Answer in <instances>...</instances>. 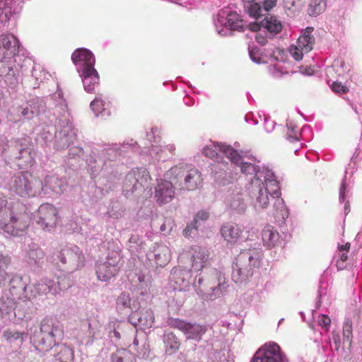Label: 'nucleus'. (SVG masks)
Listing matches in <instances>:
<instances>
[{
  "instance_id": "f257e3e1",
  "label": "nucleus",
  "mask_w": 362,
  "mask_h": 362,
  "mask_svg": "<svg viewBox=\"0 0 362 362\" xmlns=\"http://www.w3.org/2000/svg\"><path fill=\"white\" fill-rule=\"evenodd\" d=\"M30 223L25 207L19 203L8 204L6 197L0 192V228L13 236L23 235Z\"/></svg>"
},
{
  "instance_id": "f03ea898",
  "label": "nucleus",
  "mask_w": 362,
  "mask_h": 362,
  "mask_svg": "<svg viewBox=\"0 0 362 362\" xmlns=\"http://www.w3.org/2000/svg\"><path fill=\"white\" fill-rule=\"evenodd\" d=\"M165 175L180 190H194L200 187L203 182L199 170L187 165L174 166Z\"/></svg>"
},
{
  "instance_id": "7ed1b4c3",
  "label": "nucleus",
  "mask_w": 362,
  "mask_h": 362,
  "mask_svg": "<svg viewBox=\"0 0 362 362\" xmlns=\"http://www.w3.org/2000/svg\"><path fill=\"white\" fill-rule=\"evenodd\" d=\"M9 189L21 197H34L43 190V182L29 172L14 175L10 180Z\"/></svg>"
},
{
  "instance_id": "20e7f679",
  "label": "nucleus",
  "mask_w": 362,
  "mask_h": 362,
  "mask_svg": "<svg viewBox=\"0 0 362 362\" xmlns=\"http://www.w3.org/2000/svg\"><path fill=\"white\" fill-rule=\"evenodd\" d=\"M85 257L77 246H65L57 250L52 256V262L59 271L73 272L84 266Z\"/></svg>"
},
{
  "instance_id": "39448f33",
  "label": "nucleus",
  "mask_w": 362,
  "mask_h": 362,
  "mask_svg": "<svg viewBox=\"0 0 362 362\" xmlns=\"http://www.w3.org/2000/svg\"><path fill=\"white\" fill-rule=\"evenodd\" d=\"M2 153L20 169L31 167L35 162L33 148L19 139L8 141Z\"/></svg>"
},
{
  "instance_id": "423d86ee",
  "label": "nucleus",
  "mask_w": 362,
  "mask_h": 362,
  "mask_svg": "<svg viewBox=\"0 0 362 362\" xmlns=\"http://www.w3.org/2000/svg\"><path fill=\"white\" fill-rule=\"evenodd\" d=\"M260 265V254L255 250L241 252L233 266L232 278L236 283L247 280Z\"/></svg>"
},
{
  "instance_id": "0eeeda50",
  "label": "nucleus",
  "mask_w": 362,
  "mask_h": 362,
  "mask_svg": "<svg viewBox=\"0 0 362 362\" xmlns=\"http://www.w3.org/2000/svg\"><path fill=\"white\" fill-rule=\"evenodd\" d=\"M281 195L279 182L275 180H266L253 197V206L256 209H264L268 207L271 201L274 200V206H283L284 201Z\"/></svg>"
},
{
  "instance_id": "6e6552de",
  "label": "nucleus",
  "mask_w": 362,
  "mask_h": 362,
  "mask_svg": "<svg viewBox=\"0 0 362 362\" xmlns=\"http://www.w3.org/2000/svg\"><path fill=\"white\" fill-rule=\"evenodd\" d=\"M40 332L33 337L36 348L41 351H47L55 344V333L58 327L52 318L45 317L40 323Z\"/></svg>"
},
{
  "instance_id": "1a4fd4ad",
  "label": "nucleus",
  "mask_w": 362,
  "mask_h": 362,
  "mask_svg": "<svg viewBox=\"0 0 362 362\" xmlns=\"http://www.w3.org/2000/svg\"><path fill=\"white\" fill-rule=\"evenodd\" d=\"M251 362H288V359L278 344L269 341L257 351Z\"/></svg>"
},
{
  "instance_id": "9d476101",
  "label": "nucleus",
  "mask_w": 362,
  "mask_h": 362,
  "mask_svg": "<svg viewBox=\"0 0 362 362\" xmlns=\"http://www.w3.org/2000/svg\"><path fill=\"white\" fill-rule=\"evenodd\" d=\"M168 325L174 329L180 330L187 336V339L199 341L206 333V326L198 323H191L180 318L170 317L168 320Z\"/></svg>"
},
{
  "instance_id": "9b49d317",
  "label": "nucleus",
  "mask_w": 362,
  "mask_h": 362,
  "mask_svg": "<svg viewBox=\"0 0 362 362\" xmlns=\"http://www.w3.org/2000/svg\"><path fill=\"white\" fill-rule=\"evenodd\" d=\"M37 224L48 231L55 228L58 219V211L53 205L45 203L41 204L35 216Z\"/></svg>"
},
{
  "instance_id": "f8f14e48",
  "label": "nucleus",
  "mask_w": 362,
  "mask_h": 362,
  "mask_svg": "<svg viewBox=\"0 0 362 362\" xmlns=\"http://www.w3.org/2000/svg\"><path fill=\"white\" fill-rule=\"evenodd\" d=\"M151 181L148 171L144 168L132 169L126 175L124 185L126 190L134 192L147 187Z\"/></svg>"
},
{
  "instance_id": "ddd939ff",
  "label": "nucleus",
  "mask_w": 362,
  "mask_h": 362,
  "mask_svg": "<svg viewBox=\"0 0 362 362\" xmlns=\"http://www.w3.org/2000/svg\"><path fill=\"white\" fill-rule=\"evenodd\" d=\"M119 260V253L116 252H110L107 256V261L97 266L98 279L103 281H107L114 277L119 271V266L118 265Z\"/></svg>"
},
{
  "instance_id": "4468645a",
  "label": "nucleus",
  "mask_w": 362,
  "mask_h": 362,
  "mask_svg": "<svg viewBox=\"0 0 362 362\" xmlns=\"http://www.w3.org/2000/svg\"><path fill=\"white\" fill-rule=\"evenodd\" d=\"M218 153H222L233 163L236 164L239 163L242 160L241 156L236 150L226 144H214L213 146H206L203 149V153L212 159L218 157Z\"/></svg>"
},
{
  "instance_id": "2eb2a0df",
  "label": "nucleus",
  "mask_w": 362,
  "mask_h": 362,
  "mask_svg": "<svg viewBox=\"0 0 362 362\" xmlns=\"http://www.w3.org/2000/svg\"><path fill=\"white\" fill-rule=\"evenodd\" d=\"M18 52V40L11 34L0 35V59L15 57Z\"/></svg>"
},
{
  "instance_id": "dca6fc26",
  "label": "nucleus",
  "mask_w": 362,
  "mask_h": 362,
  "mask_svg": "<svg viewBox=\"0 0 362 362\" xmlns=\"http://www.w3.org/2000/svg\"><path fill=\"white\" fill-rule=\"evenodd\" d=\"M187 257L191 262V270L198 272L205 267L209 255L205 249L199 246L192 247L187 252Z\"/></svg>"
},
{
  "instance_id": "f3484780",
  "label": "nucleus",
  "mask_w": 362,
  "mask_h": 362,
  "mask_svg": "<svg viewBox=\"0 0 362 362\" xmlns=\"http://www.w3.org/2000/svg\"><path fill=\"white\" fill-rule=\"evenodd\" d=\"M173 182L161 180L155 189V199L160 204L169 203L175 196Z\"/></svg>"
},
{
  "instance_id": "a211bd4d",
  "label": "nucleus",
  "mask_w": 362,
  "mask_h": 362,
  "mask_svg": "<svg viewBox=\"0 0 362 362\" xmlns=\"http://www.w3.org/2000/svg\"><path fill=\"white\" fill-rule=\"evenodd\" d=\"M71 60L75 65L82 64L81 69L94 67L95 57L93 53L87 49L79 48L76 49L71 55Z\"/></svg>"
},
{
  "instance_id": "6ab92c4d",
  "label": "nucleus",
  "mask_w": 362,
  "mask_h": 362,
  "mask_svg": "<svg viewBox=\"0 0 362 362\" xmlns=\"http://www.w3.org/2000/svg\"><path fill=\"white\" fill-rule=\"evenodd\" d=\"M83 80L84 89L90 93L95 91L99 84V75L94 67L78 70Z\"/></svg>"
},
{
  "instance_id": "aec40b11",
  "label": "nucleus",
  "mask_w": 362,
  "mask_h": 362,
  "mask_svg": "<svg viewBox=\"0 0 362 362\" xmlns=\"http://www.w3.org/2000/svg\"><path fill=\"white\" fill-rule=\"evenodd\" d=\"M263 245L269 249L279 246L281 244L280 235L274 228L267 225L262 233Z\"/></svg>"
},
{
  "instance_id": "412c9836",
  "label": "nucleus",
  "mask_w": 362,
  "mask_h": 362,
  "mask_svg": "<svg viewBox=\"0 0 362 362\" xmlns=\"http://www.w3.org/2000/svg\"><path fill=\"white\" fill-rule=\"evenodd\" d=\"M243 230L238 225L226 223L221 228V234L223 239L231 244H235L240 238Z\"/></svg>"
},
{
  "instance_id": "4be33fe9",
  "label": "nucleus",
  "mask_w": 362,
  "mask_h": 362,
  "mask_svg": "<svg viewBox=\"0 0 362 362\" xmlns=\"http://www.w3.org/2000/svg\"><path fill=\"white\" fill-rule=\"evenodd\" d=\"M32 296L33 298L37 296L45 295L49 292L56 293L57 288L53 280L44 279L33 286Z\"/></svg>"
},
{
  "instance_id": "5701e85b",
  "label": "nucleus",
  "mask_w": 362,
  "mask_h": 362,
  "mask_svg": "<svg viewBox=\"0 0 362 362\" xmlns=\"http://www.w3.org/2000/svg\"><path fill=\"white\" fill-rule=\"evenodd\" d=\"M18 66L15 57L0 59V76H11L17 79Z\"/></svg>"
},
{
  "instance_id": "b1692460",
  "label": "nucleus",
  "mask_w": 362,
  "mask_h": 362,
  "mask_svg": "<svg viewBox=\"0 0 362 362\" xmlns=\"http://www.w3.org/2000/svg\"><path fill=\"white\" fill-rule=\"evenodd\" d=\"M314 28L313 27H308L305 29L304 33L301 35L297 42L296 45H298L305 53H308L313 49L315 42V39L312 33Z\"/></svg>"
},
{
  "instance_id": "393cba45",
  "label": "nucleus",
  "mask_w": 362,
  "mask_h": 362,
  "mask_svg": "<svg viewBox=\"0 0 362 362\" xmlns=\"http://www.w3.org/2000/svg\"><path fill=\"white\" fill-rule=\"evenodd\" d=\"M191 269L182 268L181 266L173 268L170 274V280L180 288L191 277Z\"/></svg>"
},
{
  "instance_id": "a878e982",
  "label": "nucleus",
  "mask_w": 362,
  "mask_h": 362,
  "mask_svg": "<svg viewBox=\"0 0 362 362\" xmlns=\"http://www.w3.org/2000/svg\"><path fill=\"white\" fill-rule=\"evenodd\" d=\"M54 362H73L74 359V350L65 344L56 347Z\"/></svg>"
},
{
  "instance_id": "bb28decb",
  "label": "nucleus",
  "mask_w": 362,
  "mask_h": 362,
  "mask_svg": "<svg viewBox=\"0 0 362 362\" xmlns=\"http://www.w3.org/2000/svg\"><path fill=\"white\" fill-rule=\"evenodd\" d=\"M209 282L211 290L216 295L218 291H221L222 287L226 283V279L221 272L214 269L210 274Z\"/></svg>"
},
{
  "instance_id": "cd10ccee",
  "label": "nucleus",
  "mask_w": 362,
  "mask_h": 362,
  "mask_svg": "<svg viewBox=\"0 0 362 362\" xmlns=\"http://www.w3.org/2000/svg\"><path fill=\"white\" fill-rule=\"evenodd\" d=\"M155 260L157 265L163 267L170 260V250L164 245H158L154 250Z\"/></svg>"
},
{
  "instance_id": "c85d7f7f",
  "label": "nucleus",
  "mask_w": 362,
  "mask_h": 362,
  "mask_svg": "<svg viewBox=\"0 0 362 362\" xmlns=\"http://www.w3.org/2000/svg\"><path fill=\"white\" fill-rule=\"evenodd\" d=\"M64 186V181L56 176H47L45 177V183L43 184V189L49 188L57 194H60L63 192Z\"/></svg>"
},
{
  "instance_id": "c756f323",
  "label": "nucleus",
  "mask_w": 362,
  "mask_h": 362,
  "mask_svg": "<svg viewBox=\"0 0 362 362\" xmlns=\"http://www.w3.org/2000/svg\"><path fill=\"white\" fill-rule=\"evenodd\" d=\"M226 26L230 30L243 31L244 24L241 17L235 12L230 13L227 16Z\"/></svg>"
},
{
  "instance_id": "7c9ffc66",
  "label": "nucleus",
  "mask_w": 362,
  "mask_h": 362,
  "mask_svg": "<svg viewBox=\"0 0 362 362\" xmlns=\"http://www.w3.org/2000/svg\"><path fill=\"white\" fill-rule=\"evenodd\" d=\"M166 344V351L170 354H174L180 349V343L176 335L172 332H166L163 335Z\"/></svg>"
},
{
  "instance_id": "2f4dec72",
  "label": "nucleus",
  "mask_w": 362,
  "mask_h": 362,
  "mask_svg": "<svg viewBox=\"0 0 362 362\" xmlns=\"http://www.w3.org/2000/svg\"><path fill=\"white\" fill-rule=\"evenodd\" d=\"M262 25L271 33H279L283 28L281 21L275 16H267L262 21Z\"/></svg>"
},
{
  "instance_id": "473e14b6",
  "label": "nucleus",
  "mask_w": 362,
  "mask_h": 362,
  "mask_svg": "<svg viewBox=\"0 0 362 362\" xmlns=\"http://www.w3.org/2000/svg\"><path fill=\"white\" fill-rule=\"evenodd\" d=\"M112 362H136V358L128 349H119L112 355Z\"/></svg>"
},
{
  "instance_id": "72a5a7b5",
  "label": "nucleus",
  "mask_w": 362,
  "mask_h": 362,
  "mask_svg": "<svg viewBox=\"0 0 362 362\" xmlns=\"http://www.w3.org/2000/svg\"><path fill=\"white\" fill-rule=\"evenodd\" d=\"M45 253L40 248L30 249L27 254V262L30 264L40 265L43 262Z\"/></svg>"
},
{
  "instance_id": "f704fd0d",
  "label": "nucleus",
  "mask_w": 362,
  "mask_h": 362,
  "mask_svg": "<svg viewBox=\"0 0 362 362\" xmlns=\"http://www.w3.org/2000/svg\"><path fill=\"white\" fill-rule=\"evenodd\" d=\"M154 319L153 312L151 309L140 311L139 313L138 320L141 325L145 327H151L154 322Z\"/></svg>"
},
{
  "instance_id": "c9c22d12",
  "label": "nucleus",
  "mask_w": 362,
  "mask_h": 362,
  "mask_svg": "<svg viewBox=\"0 0 362 362\" xmlns=\"http://www.w3.org/2000/svg\"><path fill=\"white\" fill-rule=\"evenodd\" d=\"M326 0H312L308 6V13L310 16H318L326 8Z\"/></svg>"
},
{
  "instance_id": "e433bc0d",
  "label": "nucleus",
  "mask_w": 362,
  "mask_h": 362,
  "mask_svg": "<svg viewBox=\"0 0 362 362\" xmlns=\"http://www.w3.org/2000/svg\"><path fill=\"white\" fill-rule=\"evenodd\" d=\"M230 206L238 213H243L246 209V204L244 201L242 194H238L234 197L230 202Z\"/></svg>"
},
{
  "instance_id": "4c0bfd02",
  "label": "nucleus",
  "mask_w": 362,
  "mask_h": 362,
  "mask_svg": "<svg viewBox=\"0 0 362 362\" xmlns=\"http://www.w3.org/2000/svg\"><path fill=\"white\" fill-rule=\"evenodd\" d=\"M25 333L17 332L13 329H6L4 332V337L6 339V341L13 342L17 340H19L21 343L23 341Z\"/></svg>"
},
{
  "instance_id": "58836bf2",
  "label": "nucleus",
  "mask_w": 362,
  "mask_h": 362,
  "mask_svg": "<svg viewBox=\"0 0 362 362\" xmlns=\"http://www.w3.org/2000/svg\"><path fill=\"white\" fill-rule=\"evenodd\" d=\"M245 9L252 18L258 19L262 16V8L258 3H250L245 5Z\"/></svg>"
},
{
  "instance_id": "ea45409f",
  "label": "nucleus",
  "mask_w": 362,
  "mask_h": 362,
  "mask_svg": "<svg viewBox=\"0 0 362 362\" xmlns=\"http://www.w3.org/2000/svg\"><path fill=\"white\" fill-rule=\"evenodd\" d=\"M90 107L95 115L98 116L105 110V101L100 97H95Z\"/></svg>"
},
{
  "instance_id": "a19ab883",
  "label": "nucleus",
  "mask_w": 362,
  "mask_h": 362,
  "mask_svg": "<svg viewBox=\"0 0 362 362\" xmlns=\"http://www.w3.org/2000/svg\"><path fill=\"white\" fill-rule=\"evenodd\" d=\"M131 297L128 293H122L117 299V306L119 309L130 308Z\"/></svg>"
},
{
  "instance_id": "79ce46f5",
  "label": "nucleus",
  "mask_w": 362,
  "mask_h": 362,
  "mask_svg": "<svg viewBox=\"0 0 362 362\" xmlns=\"http://www.w3.org/2000/svg\"><path fill=\"white\" fill-rule=\"evenodd\" d=\"M343 337L344 340H346L349 344L351 343L353 334L351 320L346 321L343 325Z\"/></svg>"
},
{
  "instance_id": "37998d69",
  "label": "nucleus",
  "mask_w": 362,
  "mask_h": 362,
  "mask_svg": "<svg viewBox=\"0 0 362 362\" xmlns=\"http://www.w3.org/2000/svg\"><path fill=\"white\" fill-rule=\"evenodd\" d=\"M330 87L333 92L339 95L346 94L349 90L346 86L343 85L341 82L339 81H334Z\"/></svg>"
},
{
  "instance_id": "c03bdc74",
  "label": "nucleus",
  "mask_w": 362,
  "mask_h": 362,
  "mask_svg": "<svg viewBox=\"0 0 362 362\" xmlns=\"http://www.w3.org/2000/svg\"><path fill=\"white\" fill-rule=\"evenodd\" d=\"M13 3V0H0V11L4 13L5 16L11 14Z\"/></svg>"
},
{
  "instance_id": "a18cd8bd",
  "label": "nucleus",
  "mask_w": 362,
  "mask_h": 362,
  "mask_svg": "<svg viewBox=\"0 0 362 362\" xmlns=\"http://www.w3.org/2000/svg\"><path fill=\"white\" fill-rule=\"evenodd\" d=\"M288 52L296 61L301 60L303 59V54L305 53L304 51H303V49H301L297 45H291L289 47Z\"/></svg>"
},
{
  "instance_id": "49530a36",
  "label": "nucleus",
  "mask_w": 362,
  "mask_h": 362,
  "mask_svg": "<svg viewBox=\"0 0 362 362\" xmlns=\"http://www.w3.org/2000/svg\"><path fill=\"white\" fill-rule=\"evenodd\" d=\"M249 54L251 59L256 62L260 63L262 61V53L260 49L257 47H252L249 49Z\"/></svg>"
},
{
  "instance_id": "de8ad7c7",
  "label": "nucleus",
  "mask_w": 362,
  "mask_h": 362,
  "mask_svg": "<svg viewBox=\"0 0 362 362\" xmlns=\"http://www.w3.org/2000/svg\"><path fill=\"white\" fill-rule=\"evenodd\" d=\"M338 248L340 253V260L343 262H345L348 259L347 252L350 249V243H346L345 245H339Z\"/></svg>"
},
{
  "instance_id": "09e8293b",
  "label": "nucleus",
  "mask_w": 362,
  "mask_h": 362,
  "mask_svg": "<svg viewBox=\"0 0 362 362\" xmlns=\"http://www.w3.org/2000/svg\"><path fill=\"white\" fill-rule=\"evenodd\" d=\"M209 213L207 212L206 211H204V210H201L197 212L196 216L194 217V228L196 229H197V224L198 223V222L199 221H206L209 218Z\"/></svg>"
},
{
  "instance_id": "8fccbe9b",
  "label": "nucleus",
  "mask_w": 362,
  "mask_h": 362,
  "mask_svg": "<svg viewBox=\"0 0 362 362\" xmlns=\"http://www.w3.org/2000/svg\"><path fill=\"white\" fill-rule=\"evenodd\" d=\"M317 321H318L319 325L322 327L325 328L327 330H328L330 323H331V320L327 315H319Z\"/></svg>"
},
{
  "instance_id": "3c124183",
  "label": "nucleus",
  "mask_w": 362,
  "mask_h": 362,
  "mask_svg": "<svg viewBox=\"0 0 362 362\" xmlns=\"http://www.w3.org/2000/svg\"><path fill=\"white\" fill-rule=\"evenodd\" d=\"M58 286L60 290L66 289L70 286L69 280L63 274L58 278Z\"/></svg>"
},
{
  "instance_id": "603ef678",
  "label": "nucleus",
  "mask_w": 362,
  "mask_h": 362,
  "mask_svg": "<svg viewBox=\"0 0 362 362\" xmlns=\"http://www.w3.org/2000/svg\"><path fill=\"white\" fill-rule=\"evenodd\" d=\"M173 226V223L170 220H165L163 224L160 226V230L161 232L169 233Z\"/></svg>"
},
{
  "instance_id": "864d4df0",
  "label": "nucleus",
  "mask_w": 362,
  "mask_h": 362,
  "mask_svg": "<svg viewBox=\"0 0 362 362\" xmlns=\"http://www.w3.org/2000/svg\"><path fill=\"white\" fill-rule=\"evenodd\" d=\"M27 105L29 108V110L32 113V115L33 117L39 114V112H40L39 106L37 105V104L35 102L29 101L27 103Z\"/></svg>"
},
{
  "instance_id": "5fc2aeb1",
  "label": "nucleus",
  "mask_w": 362,
  "mask_h": 362,
  "mask_svg": "<svg viewBox=\"0 0 362 362\" xmlns=\"http://www.w3.org/2000/svg\"><path fill=\"white\" fill-rule=\"evenodd\" d=\"M276 0H264V9L265 11H269L272 9L276 5Z\"/></svg>"
},
{
  "instance_id": "6e6d98bb",
  "label": "nucleus",
  "mask_w": 362,
  "mask_h": 362,
  "mask_svg": "<svg viewBox=\"0 0 362 362\" xmlns=\"http://www.w3.org/2000/svg\"><path fill=\"white\" fill-rule=\"evenodd\" d=\"M253 169L254 165L251 163H244L241 165V172L243 173H250V171Z\"/></svg>"
},
{
  "instance_id": "4d7b16f0",
  "label": "nucleus",
  "mask_w": 362,
  "mask_h": 362,
  "mask_svg": "<svg viewBox=\"0 0 362 362\" xmlns=\"http://www.w3.org/2000/svg\"><path fill=\"white\" fill-rule=\"evenodd\" d=\"M332 340L335 345V349L339 350L341 346L340 336L338 333L332 332Z\"/></svg>"
},
{
  "instance_id": "13d9d810",
  "label": "nucleus",
  "mask_w": 362,
  "mask_h": 362,
  "mask_svg": "<svg viewBox=\"0 0 362 362\" xmlns=\"http://www.w3.org/2000/svg\"><path fill=\"white\" fill-rule=\"evenodd\" d=\"M21 115L25 119H30L33 118V117L32 115V113L29 110V108H28V105H26V107L22 108Z\"/></svg>"
},
{
  "instance_id": "bf43d9fd",
  "label": "nucleus",
  "mask_w": 362,
  "mask_h": 362,
  "mask_svg": "<svg viewBox=\"0 0 362 362\" xmlns=\"http://www.w3.org/2000/svg\"><path fill=\"white\" fill-rule=\"evenodd\" d=\"M261 28H263L262 25V21L260 23H251L249 24V29L253 32L259 31Z\"/></svg>"
},
{
  "instance_id": "052dcab7",
  "label": "nucleus",
  "mask_w": 362,
  "mask_h": 362,
  "mask_svg": "<svg viewBox=\"0 0 362 362\" xmlns=\"http://www.w3.org/2000/svg\"><path fill=\"white\" fill-rule=\"evenodd\" d=\"M88 329L89 335L91 336L92 337H94L95 335V332L94 331V329L92 327V325L90 322H88Z\"/></svg>"
},
{
  "instance_id": "680f3d73",
  "label": "nucleus",
  "mask_w": 362,
  "mask_h": 362,
  "mask_svg": "<svg viewBox=\"0 0 362 362\" xmlns=\"http://www.w3.org/2000/svg\"><path fill=\"white\" fill-rule=\"evenodd\" d=\"M256 39L258 43L261 45H264L266 43V39L264 37L257 36Z\"/></svg>"
},
{
  "instance_id": "e2e57ef3",
  "label": "nucleus",
  "mask_w": 362,
  "mask_h": 362,
  "mask_svg": "<svg viewBox=\"0 0 362 362\" xmlns=\"http://www.w3.org/2000/svg\"><path fill=\"white\" fill-rule=\"evenodd\" d=\"M113 336L117 338V339H119L121 338V335H120V333L116 330V329H114L113 332Z\"/></svg>"
},
{
  "instance_id": "0e129e2a",
  "label": "nucleus",
  "mask_w": 362,
  "mask_h": 362,
  "mask_svg": "<svg viewBox=\"0 0 362 362\" xmlns=\"http://www.w3.org/2000/svg\"><path fill=\"white\" fill-rule=\"evenodd\" d=\"M288 138L291 140V141H298L299 140L298 137L297 136H288Z\"/></svg>"
},
{
  "instance_id": "69168bd1",
  "label": "nucleus",
  "mask_w": 362,
  "mask_h": 362,
  "mask_svg": "<svg viewBox=\"0 0 362 362\" xmlns=\"http://www.w3.org/2000/svg\"><path fill=\"white\" fill-rule=\"evenodd\" d=\"M136 237H134V236H132V237L129 238V242H130V243H132V242L135 243V242H136Z\"/></svg>"
},
{
  "instance_id": "338daca9",
  "label": "nucleus",
  "mask_w": 362,
  "mask_h": 362,
  "mask_svg": "<svg viewBox=\"0 0 362 362\" xmlns=\"http://www.w3.org/2000/svg\"><path fill=\"white\" fill-rule=\"evenodd\" d=\"M133 344L135 345V346H138L139 340L136 339V337L134 338V341H133Z\"/></svg>"
},
{
  "instance_id": "774afa93",
  "label": "nucleus",
  "mask_w": 362,
  "mask_h": 362,
  "mask_svg": "<svg viewBox=\"0 0 362 362\" xmlns=\"http://www.w3.org/2000/svg\"><path fill=\"white\" fill-rule=\"evenodd\" d=\"M245 3L250 4L252 3L255 0H243Z\"/></svg>"
}]
</instances>
